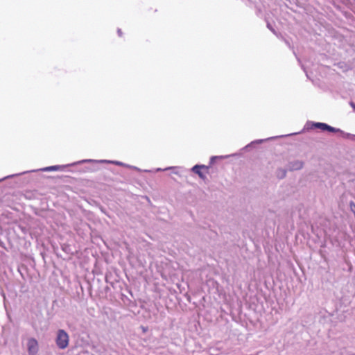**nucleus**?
<instances>
[{"label":"nucleus","instance_id":"obj_11","mask_svg":"<svg viewBox=\"0 0 355 355\" xmlns=\"http://www.w3.org/2000/svg\"><path fill=\"white\" fill-rule=\"evenodd\" d=\"M351 105L354 107V109L355 110V105L354 103H351Z\"/></svg>","mask_w":355,"mask_h":355},{"label":"nucleus","instance_id":"obj_6","mask_svg":"<svg viewBox=\"0 0 355 355\" xmlns=\"http://www.w3.org/2000/svg\"><path fill=\"white\" fill-rule=\"evenodd\" d=\"M349 207L351 211L354 214L355 213V203L353 201L349 202Z\"/></svg>","mask_w":355,"mask_h":355},{"label":"nucleus","instance_id":"obj_4","mask_svg":"<svg viewBox=\"0 0 355 355\" xmlns=\"http://www.w3.org/2000/svg\"><path fill=\"white\" fill-rule=\"evenodd\" d=\"M313 126L314 128H320L322 130H327L329 132H336L338 131V130L336 129L334 127H331L326 123H313Z\"/></svg>","mask_w":355,"mask_h":355},{"label":"nucleus","instance_id":"obj_8","mask_svg":"<svg viewBox=\"0 0 355 355\" xmlns=\"http://www.w3.org/2000/svg\"><path fill=\"white\" fill-rule=\"evenodd\" d=\"M118 33L119 36H122V32L120 29L118 30Z\"/></svg>","mask_w":355,"mask_h":355},{"label":"nucleus","instance_id":"obj_3","mask_svg":"<svg viewBox=\"0 0 355 355\" xmlns=\"http://www.w3.org/2000/svg\"><path fill=\"white\" fill-rule=\"evenodd\" d=\"M209 166L205 165H196L192 168V171L198 175L202 179H206L205 173H208Z\"/></svg>","mask_w":355,"mask_h":355},{"label":"nucleus","instance_id":"obj_1","mask_svg":"<svg viewBox=\"0 0 355 355\" xmlns=\"http://www.w3.org/2000/svg\"><path fill=\"white\" fill-rule=\"evenodd\" d=\"M56 345L60 349H65L69 345V336L67 332L60 329L57 334Z\"/></svg>","mask_w":355,"mask_h":355},{"label":"nucleus","instance_id":"obj_9","mask_svg":"<svg viewBox=\"0 0 355 355\" xmlns=\"http://www.w3.org/2000/svg\"><path fill=\"white\" fill-rule=\"evenodd\" d=\"M216 157H212L211 158V164H212L214 162V160L216 159Z\"/></svg>","mask_w":355,"mask_h":355},{"label":"nucleus","instance_id":"obj_10","mask_svg":"<svg viewBox=\"0 0 355 355\" xmlns=\"http://www.w3.org/2000/svg\"><path fill=\"white\" fill-rule=\"evenodd\" d=\"M285 174H286V172L284 171L282 172V177L285 176Z\"/></svg>","mask_w":355,"mask_h":355},{"label":"nucleus","instance_id":"obj_2","mask_svg":"<svg viewBox=\"0 0 355 355\" xmlns=\"http://www.w3.org/2000/svg\"><path fill=\"white\" fill-rule=\"evenodd\" d=\"M27 349L29 355H36L39 350L38 343L35 338H30L27 342Z\"/></svg>","mask_w":355,"mask_h":355},{"label":"nucleus","instance_id":"obj_5","mask_svg":"<svg viewBox=\"0 0 355 355\" xmlns=\"http://www.w3.org/2000/svg\"><path fill=\"white\" fill-rule=\"evenodd\" d=\"M62 168V166H61L55 165V166L45 167V168H42V171H59Z\"/></svg>","mask_w":355,"mask_h":355},{"label":"nucleus","instance_id":"obj_7","mask_svg":"<svg viewBox=\"0 0 355 355\" xmlns=\"http://www.w3.org/2000/svg\"><path fill=\"white\" fill-rule=\"evenodd\" d=\"M302 167V163L300 162H297L295 163V166H293V168H295V169H300Z\"/></svg>","mask_w":355,"mask_h":355}]
</instances>
